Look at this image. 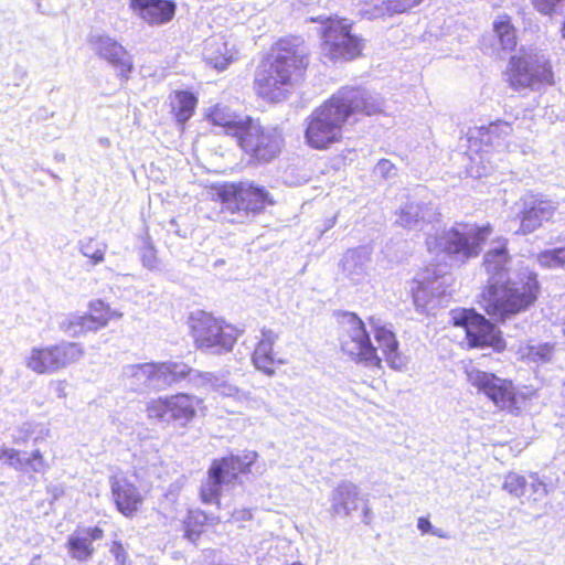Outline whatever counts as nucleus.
Masks as SVG:
<instances>
[{
	"instance_id": "1",
	"label": "nucleus",
	"mask_w": 565,
	"mask_h": 565,
	"mask_svg": "<svg viewBox=\"0 0 565 565\" xmlns=\"http://www.w3.org/2000/svg\"><path fill=\"white\" fill-rule=\"evenodd\" d=\"M509 262L505 244L491 247L483 259L489 278L481 294V306L490 317L502 322L527 310L539 294L536 275L523 270L511 278L508 276Z\"/></svg>"
},
{
	"instance_id": "2",
	"label": "nucleus",
	"mask_w": 565,
	"mask_h": 565,
	"mask_svg": "<svg viewBox=\"0 0 565 565\" xmlns=\"http://www.w3.org/2000/svg\"><path fill=\"white\" fill-rule=\"evenodd\" d=\"M376 94L363 87L344 86L307 118L305 138L315 149H327L342 137L343 125L352 116H371L381 111Z\"/></svg>"
},
{
	"instance_id": "3",
	"label": "nucleus",
	"mask_w": 565,
	"mask_h": 565,
	"mask_svg": "<svg viewBox=\"0 0 565 565\" xmlns=\"http://www.w3.org/2000/svg\"><path fill=\"white\" fill-rule=\"evenodd\" d=\"M307 64L306 52L299 38L279 40L271 60L264 63L256 73L257 93L271 102L285 99L289 87L302 75Z\"/></svg>"
},
{
	"instance_id": "4",
	"label": "nucleus",
	"mask_w": 565,
	"mask_h": 565,
	"mask_svg": "<svg viewBox=\"0 0 565 565\" xmlns=\"http://www.w3.org/2000/svg\"><path fill=\"white\" fill-rule=\"evenodd\" d=\"M489 226L459 225L428 234L426 246L433 260L446 267L460 266L479 255L481 245L490 235Z\"/></svg>"
},
{
	"instance_id": "5",
	"label": "nucleus",
	"mask_w": 565,
	"mask_h": 565,
	"mask_svg": "<svg viewBox=\"0 0 565 565\" xmlns=\"http://www.w3.org/2000/svg\"><path fill=\"white\" fill-rule=\"evenodd\" d=\"M222 202L223 218L243 224L273 204L269 192L250 181L225 183L217 190Z\"/></svg>"
},
{
	"instance_id": "6",
	"label": "nucleus",
	"mask_w": 565,
	"mask_h": 565,
	"mask_svg": "<svg viewBox=\"0 0 565 565\" xmlns=\"http://www.w3.org/2000/svg\"><path fill=\"white\" fill-rule=\"evenodd\" d=\"M257 454L249 451L242 459L238 456H228L213 459L207 478L201 484L200 495L206 504H220V497L230 491L238 482V476L249 471Z\"/></svg>"
},
{
	"instance_id": "7",
	"label": "nucleus",
	"mask_w": 565,
	"mask_h": 565,
	"mask_svg": "<svg viewBox=\"0 0 565 565\" xmlns=\"http://www.w3.org/2000/svg\"><path fill=\"white\" fill-rule=\"evenodd\" d=\"M81 343L62 340L46 347H33L25 358V366L36 374H55L77 363L84 356Z\"/></svg>"
},
{
	"instance_id": "8",
	"label": "nucleus",
	"mask_w": 565,
	"mask_h": 565,
	"mask_svg": "<svg viewBox=\"0 0 565 565\" xmlns=\"http://www.w3.org/2000/svg\"><path fill=\"white\" fill-rule=\"evenodd\" d=\"M192 331L198 349L217 355L231 351L238 337L234 327L206 312L192 317Z\"/></svg>"
},
{
	"instance_id": "9",
	"label": "nucleus",
	"mask_w": 565,
	"mask_h": 565,
	"mask_svg": "<svg viewBox=\"0 0 565 565\" xmlns=\"http://www.w3.org/2000/svg\"><path fill=\"white\" fill-rule=\"evenodd\" d=\"M321 35L322 54L332 62L351 61L362 52V40L351 33V24L345 19L330 18Z\"/></svg>"
},
{
	"instance_id": "10",
	"label": "nucleus",
	"mask_w": 565,
	"mask_h": 565,
	"mask_svg": "<svg viewBox=\"0 0 565 565\" xmlns=\"http://www.w3.org/2000/svg\"><path fill=\"white\" fill-rule=\"evenodd\" d=\"M237 142L250 158L267 163L280 153L284 138L278 128L262 126L250 118Z\"/></svg>"
},
{
	"instance_id": "11",
	"label": "nucleus",
	"mask_w": 565,
	"mask_h": 565,
	"mask_svg": "<svg viewBox=\"0 0 565 565\" xmlns=\"http://www.w3.org/2000/svg\"><path fill=\"white\" fill-rule=\"evenodd\" d=\"M342 333L340 343L342 351L356 362L379 366L381 359L376 354L364 322L353 312L341 315Z\"/></svg>"
},
{
	"instance_id": "12",
	"label": "nucleus",
	"mask_w": 565,
	"mask_h": 565,
	"mask_svg": "<svg viewBox=\"0 0 565 565\" xmlns=\"http://www.w3.org/2000/svg\"><path fill=\"white\" fill-rule=\"evenodd\" d=\"M508 79L514 90H536L554 84L551 63L543 57L512 56L509 61Z\"/></svg>"
},
{
	"instance_id": "13",
	"label": "nucleus",
	"mask_w": 565,
	"mask_h": 565,
	"mask_svg": "<svg viewBox=\"0 0 565 565\" xmlns=\"http://www.w3.org/2000/svg\"><path fill=\"white\" fill-rule=\"evenodd\" d=\"M201 399L186 393L159 397L147 406V415L162 424L185 427L196 414Z\"/></svg>"
},
{
	"instance_id": "14",
	"label": "nucleus",
	"mask_w": 565,
	"mask_h": 565,
	"mask_svg": "<svg viewBox=\"0 0 565 565\" xmlns=\"http://www.w3.org/2000/svg\"><path fill=\"white\" fill-rule=\"evenodd\" d=\"M451 320L455 326L462 327L471 348H492L501 351L505 342L501 332L493 323L475 310L459 309L451 311Z\"/></svg>"
},
{
	"instance_id": "15",
	"label": "nucleus",
	"mask_w": 565,
	"mask_h": 565,
	"mask_svg": "<svg viewBox=\"0 0 565 565\" xmlns=\"http://www.w3.org/2000/svg\"><path fill=\"white\" fill-rule=\"evenodd\" d=\"M515 206L516 218L520 222L519 228L515 230L518 235H529L541 228L544 223L553 218L557 210L556 202L534 194L521 198Z\"/></svg>"
},
{
	"instance_id": "16",
	"label": "nucleus",
	"mask_w": 565,
	"mask_h": 565,
	"mask_svg": "<svg viewBox=\"0 0 565 565\" xmlns=\"http://www.w3.org/2000/svg\"><path fill=\"white\" fill-rule=\"evenodd\" d=\"M471 385L484 393L501 409L512 412L515 407V392L512 383L492 373L472 370L468 373Z\"/></svg>"
},
{
	"instance_id": "17",
	"label": "nucleus",
	"mask_w": 565,
	"mask_h": 565,
	"mask_svg": "<svg viewBox=\"0 0 565 565\" xmlns=\"http://www.w3.org/2000/svg\"><path fill=\"white\" fill-rule=\"evenodd\" d=\"M194 371L186 364L177 362L143 363V385L161 391L186 376L193 381Z\"/></svg>"
},
{
	"instance_id": "18",
	"label": "nucleus",
	"mask_w": 565,
	"mask_h": 565,
	"mask_svg": "<svg viewBox=\"0 0 565 565\" xmlns=\"http://www.w3.org/2000/svg\"><path fill=\"white\" fill-rule=\"evenodd\" d=\"M90 43L95 53L110 63L119 75L127 78L132 70L131 57L126 49L109 35H94Z\"/></svg>"
},
{
	"instance_id": "19",
	"label": "nucleus",
	"mask_w": 565,
	"mask_h": 565,
	"mask_svg": "<svg viewBox=\"0 0 565 565\" xmlns=\"http://www.w3.org/2000/svg\"><path fill=\"white\" fill-rule=\"evenodd\" d=\"M396 223L407 230H424L425 224L438 221L439 214L431 203L409 200L396 213Z\"/></svg>"
},
{
	"instance_id": "20",
	"label": "nucleus",
	"mask_w": 565,
	"mask_h": 565,
	"mask_svg": "<svg viewBox=\"0 0 565 565\" xmlns=\"http://www.w3.org/2000/svg\"><path fill=\"white\" fill-rule=\"evenodd\" d=\"M503 489L513 497L533 501H539L546 495L545 484L535 475L525 477L510 472L504 478Z\"/></svg>"
},
{
	"instance_id": "21",
	"label": "nucleus",
	"mask_w": 565,
	"mask_h": 565,
	"mask_svg": "<svg viewBox=\"0 0 565 565\" xmlns=\"http://www.w3.org/2000/svg\"><path fill=\"white\" fill-rule=\"evenodd\" d=\"M360 489L351 481H342L330 495V513L337 516H350L359 508Z\"/></svg>"
},
{
	"instance_id": "22",
	"label": "nucleus",
	"mask_w": 565,
	"mask_h": 565,
	"mask_svg": "<svg viewBox=\"0 0 565 565\" xmlns=\"http://www.w3.org/2000/svg\"><path fill=\"white\" fill-rule=\"evenodd\" d=\"M202 55L209 65L223 71L235 60L236 51L225 36L215 35L205 40Z\"/></svg>"
},
{
	"instance_id": "23",
	"label": "nucleus",
	"mask_w": 565,
	"mask_h": 565,
	"mask_svg": "<svg viewBox=\"0 0 565 565\" xmlns=\"http://www.w3.org/2000/svg\"><path fill=\"white\" fill-rule=\"evenodd\" d=\"M370 263L371 250L367 247L348 249L341 260L342 273L353 284L363 282L369 275Z\"/></svg>"
},
{
	"instance_id": "24",
	"label": "nucleus",
	"mask_w": 565,
	"mask_h": 565,
	"mask_svg": "<svg viewBox=\"0 0 565 565\" xmlns=\"http://www.w3.org/2000/svg\"><path fill=\"white\" fill-rule=\"evenodd\" d=\"M103 536L104 531L97 526L74 532L66 543L71 557L78 562L88 561L95 552L93 542L102 540Z\"/></svg>"
},
{
	"instance_id": "25",
	"label": "nucleus",
	"mask_w": 565,
	"mask_h": 565,
	"mask_svg": "<svg viewBox=\"0 0 565 565\" xmlns=\"http://www.w3.org/2000/svg\"><path fill=\"white\" fill-rule=\"evenodd\" d=\"M277 340L278 334L276 332L269 329H263L262 338L253 353V362L256 369L267 375L275 373L274 367L276 364L284 363L282 360L277 359L276 353L273 351V347Z\"/></svg>"
},
{
	"instance_id": "26",
	"label": "nucleus",
	"mask_w": 565,
	"mask_h": 565,
	"mask_svg": "<svg viewBox=\"0 0 565 565\" xmlns=\"http://www.w3.org/2000/svg\"><path fill=\"white\" fill-rule=\"evenodd\" d=\"M60 330L72 338H78L89 331L105 327V318L97 315L70 313L58 323Z\"/></svg>"
},
{
	"instance_id": "27",
	"label": "nucleus",
	"mask_w": 565,
	"mask_h": 565,
	"mask_svg": "<svg viewBox=\"0 0 565 565\" xmlns=\"http://www.w3.org/2000/svg\"><path fill=\"white\" fill-rule=\"evenodd\" d=\"M207 117L214 126L224 129L226 135H231L238 139L239 135L247 125L250 117H241L230 110L227 106L216 105L210 109Z\"/></svg>"
},
{
	"instance_id": "28",
	"label": "nucleus",
	"mask_w": 565,
	"mask_h": 565,
	"mask_svg": "<svg viewBox=\"0 0 565 565\" xmlns=\"http://www.w3.org/2000/svg\"><path fill=\"white\" fill-rule=\"evenodd\" d=\"M374 338L379 348L385 355L386 362L394 370H402L405 366V360L398 352V341L395 334L385 326L374 324Z\"/></svg>"
},
{
	"instance_id": "29",
	"label": "nucleus",
	"mask_w": 565,
	"mask_h": 565,
	"mask_svg": "<svg viewBox=\"0 0 565 565\" xmlns=\"http://www.w3.org/2000/svg\"><path fill=\"white\" fill-rule=\"evenodd\" d=\"M177 6L172 0H143V21L164 24L172 20Z\"/></svg>"
},
{
	"instance_id": "30",
	"label": "nucleus",
	"mask_w": 565,
	"mask_h": 565,
	"mask_svg": "<svg viewBox=\"0 0 565 565\" xmlns=\"http://www.w3.org/2000/svg\"><path fill=\"white\" fill-rule=\"evenodd\" d=\"M113 495L118 510L129 516L137 511L140 501L136 487L126 481H116L113 484Z\"/></svg>"
},
{
	"instance_id": "31",
	"label": "nucleus",
	"mask_w": 565,
	"mask_h": 565,
	"mask_svg": "<svg viewBox=\"0 0 565 565\" xmlns=\"http://www.w3.org/2000/svg\"><path fill=\"white\" fill-rule=\"evenodd\" d=\"M193 382L198 387L217 392L223 396L235 397L239 394V390L236 386L211 372L194 371Z\"/></svg>"
},
{
	"instance_id": "32",
	"label": "nucleus",
	"mask_w": 565,
	"mask_h": 565,
	"mask_svg": "<svg viewBox=\"0 0 565 565\" xmlns=\"http://www.w3.org/2000/svg\"><path fill=\"white\" fill-rule=\"evenodd\" d=\"M196 104L198 98L194 94L185 90L175 92L171 100V107L177 121L180 124L188 121L194 114Z\"/></svg>"
},
{
	"instance_id": "33",
	"label": "nucleus",
	"mask_w": 565,
	"mask_h": 565,
	"mask_svg": "<svg viewBox=\"0 0 565 565\" xmlns=\"http://www.w3.org/2000/svg\"><path fill=\"white\" fill-rule=\"evenodd\" d=\"M493 31L504 52L513 51L516 46L515 29L508 15H500L493 21Z\"/></svg>"
},
{
	"instance_id": "34",
	"label": "nucleus",
	"mask_w": 565,
	"mask_h": 565,
	"mask_svg": "<svg viewBox=\"0 0 565 565\" xmlns=\"http://www.w3.org/2000/svg\"><path fill=\"white\" fill-rule=\"evenodd\" d=\"M392 0H365L364 6L359 10L361 19L376 20L395 15Z\"/></svg>"
},
{
	"instance_id": "35",
	"label": "nucleus",
	"mask_w": 565,
	"mask_h": 565,
	"mask_svg": "<svg viewBox=\"0 0 565 565\" xmlns=\"http://www.w3.org/2000/svg\"><path fill=\"white\" fill-rule=\"evenodd\" d=\"M533 7L543 15L563 19L562 35L565 38V0H531Z\"/></svg>"
},
{
	"instance_id": "36",
	"label": "nucleus",
	"mask_w": 565,
	"mask_h": 565,
	"mask_svg": "<svg viewBox=\"0 0 565 565\" xmlns=\"http://www.w3.org/2000/svg\"><path fill=\"white\" fill-rule=\"evenodd\" d=\"M554 345L551 343L529 344L522 350V356L534 363L551 361Z\"/></svg>"
},
{
	"instance_id": "37",
	"label": "nucleus",
	"mask_w": 565,
	"mask_h": 565,
	"mask_svg": "<svg viewBox=\"0 0 565 565\" xmlns=\"http://www.w3.org/2000/svg\"><path fill=\"white\" fill-rule=\"evenodd\" d=\"M512 131L511 125L507 121L491 122L488 127H480L478 134L480 135L481 141L484 143H493V138L501 136H508Z\"/></svg>"
},
{
	"instance_id": "38",
	"label": "nucleus",
	"mask_w": 565,
	"mask_h": 565,
	"mask_svg": "<svg viewBox=\"0 0 565 565\" xmlns=\"http://www.w3.org/2000/svg\"><path fill=\"white\" fill-rule=\"evenodd\" d=\"M537 263L545 268H563L565 267V246L546 249L537 255Z\"/></svg>"
},
{
	"instance_id": "39",
	"label": "nucleus",
	"mask_w": 565,
	"mask_h": 565,
	"mask_svg": "<svg viewBox=\"0 0 565 565\" xmlns=\"http://www.w3.org/2000/svg\"><path fill=\"white\" fill-rule=\"evenodd\" d=\"M107 245L103 242L95 241L93 238L83 239L79 242L81 253L93 260V264H98L104 260V255Z\"/></svg>"
},
{
	"instance_id": "40",
	"label": "nucleus",
	"mask_w": 565,
	"mask_h": 565,
	"mask_svg": "<svg viewBox=\"0 0 565 565\" xmlns=\"http://www.w3.org/2000/svg\"><path fill=\"white\" fill-rule=\"evenodd\" d=\"M413 300L416 308L420 311L434 308V306L430 305L433 299L427 297V287L424 282H419L417 288L413 291Z\"/></svg>"
},
{
	"instance_id": "41",
	"label": "nucleus",
	"mask_w": 565,
	"mask_h": 565,
	"mask_svg": "<svg viewBox=\"0 0 565 565\" xmlns=\"http://www.w3.org/2000/svg\"><path fill=\"white\" fill-rule=\"evenodd\" d=\"M374 174L385 180H392L397 175V168L387 159H381L375 168Z\"/></svg>"
},
{
	"instance_id": "42",
	"label": "nucleus",
	"mask_w": 565,
	"mask_h": 565,
	"mask_svg": "<svg viewBox=\"0 0 565 565\" xmlns=\"http://www.w3.org/2000/svg\"><path fill=\"white\" fill-rule=\"evenodd\" d=\"M0 459H7V462L17 470H22L24 462L20 452L15 449H8L0 446Z\"/></svg>"
},
{
	"instance_id": "43",
	"label": "nucleus",
	"mask_w": 565,
	"mask_h": 565,
	"mask_svg": "<svg viewBox=\"0 0 565 565\" xmlns=\"http://www.w3.org/2000/svg\"><path fill=\"white\" fill-rule=\"evenodd\" d=\"M90 313L89 315H97L105 318V326L109 321V319L115 315L114 311L110 310V308L102 300H94L89 303Z\"/></svg>"
},
{
	"instance_id": "44",
	"label": "nucleus",
	"mask_w": 565,
	"mask_h": 565,
	"mask_svg": "<svg viewBox=\"0 0 565 565\" xmlns=\"http://www.w3.org/2000/svg\"><path fill=\"white\" fill-rule=\"evenodd\" d=\"M423 1L424 0H392V3L396 14H401L419 6Z\"/></svg>"
},
{
	"instance_id": "45",
	"label": "nucleus",
	"mask_w": 565,
	"mask_h": 565,
	"mask_svg": "<svg viewBox=\"0 0 565 565\" xmlns=\"http://www.w3.org/2000/svg\"><path fill=\"white\" fill-rule=\"evenodd\" d=\"M156 266V256L152 246L143 239V267L153 268Z\"/></svg>"
},
{
	"instance_id": "46",
	"label": "nucleus",
	"mask_w": 565,
	"mask_h": 565,
	"mask_svg": "<svg viewBox=\"0 0 565 565\" xmlns=\"http://www.w3.org/2000/svg\"><path fill=\"white\" fill-rule=\"evenodd\" d=\"M22 461L24 462L23 470L29 467L34 472H43L45 470V461L44 460H34V459H25L22 458Z\"/></svg>"
},
{
	"instance_id": "47",
	"label": "nucleus",
	"mask_w": 565,
	"mask_h": 565,
	"mask_svg": "<svg viewBox=\"0 0 565 565\" xmlns=\"http://www.w3.org/2000/svg\"><path fill=\"white\" fill-rule=\"evenodd\" d=\"M417 527L422 534H431L435 526L430 523L428 518L420 516L417 520Z\"/></svg>"
},
{
	"instance_id": "48",
	"label": "nucleus",
	"mask_w": 565,
	"mask_h": 565,
	"mask_svg": "<svg viewBox=\"0 0 565 565\" xmlns=\"http://www.w3.org/2000/svg\"><path fill=\"white\" fill-rule=\"evenodd\" d=\"M234 521H247L252 519V512L248 509L235 510L232 514Z\"/></svg>"
},
{
	"instance_id": "49",
	"label": "nucleus",
	"mask_w": 565,
	"mask_h": 565,
	"mask_svg": "<svg viewBox=\"0 0 565 565\" xmlns=\"http://www.w3.org/2000/svg\"><path fill=\"white\" fill-rule=\"evenodd\" d=\"M111 552L115 554V557L118 562L122 563L125 558L124 547L119 543H114Z\"/></svg>"
},
{
	"instance_id": "50",
	"label": "nucleus",
	"mask_w": 565,
	"mask_h": 565,
	"mask_svg": "<svg viewBox=\"0 0 565 565\" xmlns=\"http://www.w3.org/2000/svg\"><path fill=\"white\" fill-rule=\"evenodd\" d=\"M130 8L138 17H141V0H130Z\"/></svg>"
},
{
	"instance_id": "51",
	"label": "nucleus",
	"mask_w": 565,
	"mask_h": 565,
	"mask_svg": "<svg viewBox=\"0 0 565 565\" xmlns=\"http://www.w3.org/2000/svg\"><path fill=\"white\" fill-rule=\"evenodd\" d=\"M431 535H435V536H438L440 539H449L450 535L448 534V532L444 531L443 529L440 527H435Z\"/></svg>"
},
{
	"instance_id": "52",
	"label": "nucleus",
	"mask_w": 565,
	"mask_h": 565,
	"mask_svg": "<svg viewBox=\"0 0 565 565\" xmlns=\"http://www.w3.org/2000/svg\"><path fill=\"white\" fill-rule=\"evenodd\" d=\"M371 521V510L365 507L364 510H363V522L369 524Z\"/></svg>"
},
{
	"instance_id": "53",
	"label": "nucleus",
	"mask_w": 565,
	"mask_h": 565,
	"mask_svg": "<svg viewBox=\"0 0 565 565\" xmlns=\"http://www.w3.org/2000/svg\"><path fill=\"white\" fill-rule=\"evenodd\" d=\"M29 459L44 460L41 451L38 449L32 452V456Z\"/></svg>"
},
{
	"instance_id": "54",
	"label": "nucleus",
	"mask_w": 565,
	"mask_h": 565,
	"mask_svg": "<svg viewBox=\"0 0 565 565\" xmlns=\"http://www.w3.org/2000/svg\"><path fill=\"white\" fill-rule=\"evenodd\" d=\"M30 424H24L23 427L21 428V431H24L25 435L30 434Z\"/></svg>"
},
{
	"instance_id": "55",
	"label": "nucleus",
	"mask_w": 565,
	"mask_h": 565,
	"mask_svg": "<svg viewBox=\"0 0 565 565\" xmlns=\"http://www.w3.org/2000/svg\"><path fill=\"white\" fill-rule=\"evenodd\" d=\"M188 537H189L190 540H194V539H193V533H192V532H189V533H188Z\"/></svg>"
},
{
	"instance_id": "56",
	"label": "nucleus",
	"mask_w": 565,
	"mask_h": 565,
	"mask_svg": "<svg viewBox=\"0 0 565 565\" xmlns=\"http://www.w3.org/2000/svg\"><path fill=\"white\" fill-rule=\"evenodd\" d=\"M60 396H63V388H60Z\"/></svg>"
}]
</instances>
